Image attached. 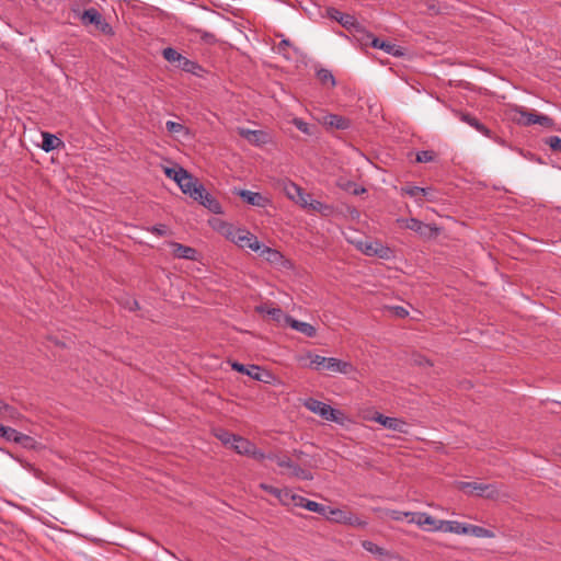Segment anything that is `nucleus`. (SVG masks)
Here are the masks:
<instances>
[{
  "label": "nucleus",
  "mask_w": 561,
  "mask_h": 561,
  "mask_svg": "<svg viewBox=\"0 0 561 561\" xmlns=\"http://www.w3.org/2000/svg\"><path fill=\"white\" fill-rule=\"evenodd\" d=\"M435 530L466 535L467 524L457 520H439V525L435 526Z\"/></svg>",
  "instance_id": "4be33fe9"
},
{
  "label": "nucleus",
  "mask_w": 561,
  "mask_h": 561,
  "mask_svg": "<svg viewBox=\"0 0 561 561\" xmlns=\"http://www.w3.org/2000/svg\"><path fill=\"white\" fill-rule=\"evenodd\" d=\"M323 516L330 520L341 523V524H347V525H355L356 520H357V518L353 514L347 513L340 508H332L329 506H328L327 514Z\"/></svg>",
  "instance_id": "ddd939ff"
},
{
  "label": "nucleus",
  "mask_w": 561,
  "mask_h": 561,
  "mask_svg": "<svg viewBox=\"0 0 561 561\" xmlns=\"http://www.w3.org/2000/svg\"><path fill=\"white\" fill-rule=\"evenodd\" d=\"M267 317L276 323H285V318L289 316L285 314L280 308L273 306L271 310H267Z\"/></svg>",
  "instance_id": "37998d69"
},
{
  "label": "nucleus",
  "mask_w": 561,
  "mask_h": 561,
  "mask_svg": "<svg viewBox=\"0 0 561 561\" xmlns=\"http://www.w3.org/2000/svg\"><path fill=\"white\" fill-rule=\"evenodd\" d=\"M466 535H470L477 538H493L494 533L481 526L467 524Z\"/></svg>",
  "instance_id": "72a5a7b5"
},
{
  "label": "nucleus",
  "mask_w": 561,
  "mask_h": 561,
  "mask_svg": "<svg viewBox=\"0 0 561 561\" xmlns=\"http://www.w3.org/2000/svg\"><path fill=\"white\" fill-rule=\"evenodd\" d=\"M409 523L416 524L419 526H430L432 529H435V526L439 525V520L435 519L427 513H414L412 518L409 519Z\"/></svg>",
  "instance_id": "c85d7f7f"
},
{
  "label": "nucleus",
  "mask_w": 561,
  "mask_h": 561,
  "mask_svg": "<svg viewBox=\"0 0 561 561\" xmlns=\"http://www.w3.org/2000/svg\"><path fill=\"white\" fill-rule=\"evenodd\" d=\"M357 248L366 255H376L380 259H388L390 256V249L383 247L379 242L358 241Z\"/></svg>",
  "instance_id": "9b49d317"
},
{
  "label": "nucleus",
  "mask_w": 561,
  "mask_h": 561,
  "mask_svg": "<svg viewBox=\"0 0 561 561\" xmlns=\"http://www.w3.org/2000/svg\"><path fill=\"white\" fill-rule=\"evenodd\" d=\"M285 324L308 337H313L317 334V330L312 324L296 320L291 316L285 318Z\"/></svg>",
  "instance_id": "f3484780"
},
{
  "label": "nucleus",
  "mask_w": 561,
  "mask_h": 561,
  "mask_svg": "<svg viewBox=\"0 0 561 561\" xmlns=\"http://www.w3.org/2000/svg\"><path fill=\"white\" fill-rule=\"evenodd\" d=\"M261 486L266 490L268 493L275 496V491H280V489L274 488L272 485L261 484Z\"/></svg>",
  "instance_id": "0e129e2a"
},
{
  "label": "nucleus",
  "mask_w": 561,
  "mask_h": 561,
  "mask_svg": "<svg viewBox=\"0 0 561 561\" xmlns=\"http://www.w3.org/2000/svg\"><path fill=\"white\" fill-rule=\"evenodd\" d=\"M253 457L254 459H257V460H262L264 459V454L256 450L254 447H251L249 444H248V457Z\"/></svg>",
  "instance_id": "13d9d810"
},
{
  "label": "nucleus",
  "mask_w": 561,
  "mask_h": 561,
  "mask_svg": "<svg viewBox=\"0 0 561 561\" xmlns=\"http://www.w3.org/2000/svg\"><path fill=\"white\" fill-rule=\"evenodd\" d=\"M165 128L170 134H180L186 129L182 124L173 121H168L165 123Z\"/></svg>",
  "instance_id": "09e8293b"
},
{
  "label": "nucleus",
  "mask_w": 561,
  "mask_h": 561,
  "mask_svg": "<svg viewBox=\"0 0 561 561\" xmlns=\"http://www.w3.org/2000/svg\"><path fill=\"white\" fill-rule=\"evenodd\" d=\"M215 436L227 447L232 448L238 454H245V439L242 436L234 435L224 428L215 431Z\"/></svg>",
  "instance_id": "1a4fd4ad"
},
{
  "label": "nucleus",
  "mask_w": 561,
  "mask_h": 561,
  "mask_svg": "<svg viewBox=\"0 0 561 561\" xmlns=\"http://www.w3.org/2000/svg\"><path fill=\"white\" fill-rule=\"evenodd\" d=\"M273 304H262L254 308V310L261 314L263 318L267 317V310H271L273 308Z\"/></svg>",
  "instance_id": "4d7b16f0"
},
{
  "label": "nucleus",
  "mask_w": 561,
  "mask_h": 561,
  "mask_svg": "<svg viewBox=\"0 0 561 561\" xmlns=\"http://www.w3.org/2000/svg\"><path fill=\"white\" fill-rule=\"evenodd\" d=\"M176 184L184 194L190 195L193 199L195 196L201 197L203 192V184L198 183V180L190 174L185 169L179 168Z\"/></svg>",
  "instance_id": "0eeeda50"
},
{
  "label": "nucleus",
  "mask_w": 561,
  "mask_h": 561,
  "mask_svg": "<svg viewBox=\"0 0 561 561\" xmlns=\"http://www.w3.org/2000/svg\"><path fill=\"white\" fill-rule=\"evenodd\" d=\"M149 231H151L158 237H163L168 234V227L165 225L159 224L149 228Z\"/></svg>",
  "instance_id": "864d4df0"
},
{
  "label": "nucleus",
  "mask_w": 561,
  "mask_h": 561,
  "mask_svg": "<svg viewBox=\"0 0 561 561\" xmlns=\"http://www.w3.org/2000/svg\"><path fill=\"white\" fill-rule=\"evenodd\" d=\"M401 195H409L414 198L417 205H423L422 193H426L424 187L415 186V185H407L400 188Z\"/></svg>",
  "instance_id": "473e14b6"
},
{
  "label": "nucleus",
  "mask_w": 561,
  "mask_h": 561,
  "mask_svg": "<svg viewBox=\"0 0 561 561\" xmlns=\"http://www.w3.org/2000/svg\"><path fill=\"white\" fill-rule=\"evenodd\" d=\"M515 112L519 115L517 123L520 125L531 126L538 124L546 128H552L554 125L551 117L537 112H528L525 107H516Z\"/></svg>",
  "instance_id": "6e6552de"
},
{
  "label": "nucleus",
  "mask_w": 561,
  "mask_h": 561,
  "mask_svg": "<svg viewBox=\"0 0 561 561\" xmlns=\"http://www.w3.org/2000/svg\"><path fill=\"white\" fill-rule=\"evenodd\" d=\"M162 56L164 57V59L171 64H179V61H181V58H182V54H180L176 49L172 48V47H167L163 49L162 51Z\"/></svg>",
  "instance_id": "79ce46f5"
},
{
  "label": "nucleus",
  "mask_w": 561,
  "mask_h": 561,
  "mask_svg": "<svg viewBox=\"0 0 561 561\" xmlns=\"http://www.w3.org/2000/svg\"><path fill=\"white\" fill-rule=\"evenodd\" d=\"M43 142H42V149L46 152L53 151L55 149H58L60 147H64V141L58 138L57 136L49 134V133H43Z\"/></svg>",
  "instance_id": "7c9ffc66"
},
{
  "label": "nucleus",
  "mask_w": 561,
  "mask_h": 561,
  "mask_svg": "<svg viewBox=\"0 0 561 561\" xmlns=\"http://www.w3.org/2000/svg\"><path fill=\"white\" fill-rule=\"evenodd\" d=\"M398 222L416 232L423 239H434L440 233V228L436 225L425 224L416 218L398 219Z\"/></svg>",
  "instance_id": "423d86ee"
},
{
  "label": "nucleus",
  "mask_w": 561,
  "mask_h": 561,
  "mask_svg": "<svg viewBox=\"0 0 561 561\" xmlns=\"http://www.w3.org/2000/svg\"><path fill=\"white\" fill-rule=\"evenodd\" d=\"M412 360L415 365H419V366H432V362L426 358L425 356L421 355V354H414L412 356Z\"/></svg>",
  "instance_id": "5fc2aeb1"
},
{
  "label": "nucleus",
  "mask_w": 561,
  "mask_h": 561,
  "mask_svg": "<svg viewBox=\"0 0 561 561\" xmlns=\"http://www.w3.org/2000/svg\"><path fill=\"white\" fill-rule=\"evenodd\" d=\"M275 497L285 506H294L296 505L298 494L294 493L289 489H280V491H275Z\"/></svg>",
  "instance_id": "2f4dec72"
},
{
  "label": "nucleus",
  "mask_w": 561,
  "mask_h": 561,
  "mask_svg": "<svg viewBox=\"0 0 561 561\" xmlns=\"http://www.w3.org/2000/svg\"><path fill=\"white\" fill-rule=\"evenodd\" d=\"M295 507H302L310 512L318 513L320 515H325L327 511H328V506L320 504L318 502L308 500L299 494H298Z\"/></svg>",
  "instance_id": "b1692460"
},
{
  "label": "nucleus",
  "mask_w": 561,
  "mask_h": 561,
  "mask_svg": "<svg viewBox=\"0 0 561 561\" xmlns=\"http://www.w3.org/2000/svg\"><path fill=\"white\" fill-rule=\"evenodd\" d=\"M293 48V45L291 43L286 39V38H283L278 45L275 47V51L278 53V54H282L286 59H290V54H289V50Z\"/></svg>",
  "instance_id": "c03bdc74"
},
{
  "label": "nucleus",
  "mask_w": 561,
  "mask_h": 561,
  "mask_svg": "<svg viewBox=\"0 0 561 561\" xmlns=\"http://www.w3.org/2000/svg\"><path fill=\"white\" fill-rule=\"evenodd\" d=\"M194 201L199 202L204 207L209 209L214 214H220L221 213V205L220 203L211 196L203 186V192H201V197L195 196Z\"/></svg>",
  "instance_id": "aec40b11"
},
{
  "label": "nucleus",
  "mask_w": 561,
  "mask_h": 561,
  "mask_svg": "<svg viewBox=\"0 0 561 561\" xmlns=\"http://www.w3.org/2000/svg\"><path fill=\"white\" fill-rule=\"evenodd\" d=\"M293 125L296 126L301 133L306 135H312L311 126L302 121L301 118L295 117L291 121Z\"/></svg>",
  "instance_id": "de8ad7c7"
},
{
  "label": "nucleus",
  "mask_w": 561,
  "mask_h": 561,
  "mask_svg": "<svg viewBox=\"0 0 561 561\" xmlns=\"http://www.w3.org/2000/svg\"><path fill=\"white\" fill-rule=\"evenodd\" d=\"M273 459L280 469L279 473L282 476L305 481L313 479V473L309 468L301 466L288 456H275Z\"/></svg>",
  "instance_id": "f257e3e1"
},
{
  "label": "nucleus",
  "mask_w": 561,
  "mask_h": 561,
  "mask_svg": "<svg viewBox=\"0 0 561 561\" xmlns=\"http://www.w3.org/2000/svg\"><path fill=\"white\" fill-rule=\"evenodd\" d=\"M19 431L12 428L10 426H1L0 427V437L4 438L7 442H15Z\"/></svg>",
  "instance_id": "a18cd8bd"
},
{
  "label": "nucleus",
  "mask_w": 561,
  "mask_h": 561,
  "mask_svg": "<svg viewBox=\"0 0 561 561\" xmlns=\"http://www.w3.org/2000/svg\"><path fill=\"white\" fill-rule=\"evenodd\" d=\"M353 369V366L348 362L335 357H327L323 370L330 373L348 374Z\"/></svg>",
  "instance_id": "dca6fc26"
},
{
  "label": "nucleus",
  "mask_w": 561,
  "mask_h": 561,
  "mask_svg": "<svg viewBox=\"0 0 561 561\" xmlns=\"http://www.w3.org/2000/svg\"><path fill=\"white\" fill-rule=\"evenodd\" d=\"M238 131H239V134H240V136H241V137H245V128H243V127H239V128H238Z\"/></svg>",
  "instance_id": "338daca9"
},
{
  "label": "nucleus",
  "mask_w": 561,
  "mask_h": 561,
  "mask_svg": "<svg viewBox=\"0 0 561 561\" xmlns=\"http://www.w3.org/2000/svg\"><path fill=\"white\" fill-rule=\"evenodd\" d=\"M2 413L4 420L9 422H18L23 419V415L19 412V410L8 403L5 404Z\"/></svg>",
  "instance_id": "58836bf2"
},
{
  "label": "nucleus",
  "mask_w": 561,
  "mask_h": 561,
  "mask_svg": "<svg viewBox=\"0 0 561 561\" xmlns=\"http://www.w3.org/2000/svg\"><path fill=\"white\" fill-rule=\"evenodd\" d=\"M173 247V255L178 259H185L191 261H196L198 257V252L196 249L192 247H187L178 242H172Z\"/></svg>",
  "instance_id": "412c9836"
},
{
  "label": "nucleus",
  "mask_w": 561,
  "mask_h": 561,
  "mask_svg": "<svg viewBox=\"0 0 561 561\" xmlns=\"http://www.w3.org/2000/svg\"><path fill=\"white\" fill-rule=\"evenodd\" d=\"M304 407L312 413L320 415L325 421L335 422L341 425L345 422V415L343 412L335 410L331 405L317 399L307 398L304 401Z\"/></svg>",
  "instance_id": "f03ea898"
},
{
  "label": "nucleus",
  "mask_w": 561,
  "mask_h": 561,
  "mask_svg": "<svg viewBox=\"0 0 561 561\" xmlns=\"http://www.w3.org/2000/svg\"><path fill=\"white\" fill-rule=\"evenodd\" d=\"M238 195H239L241 198L245 199V196H247L245 188L239 190Z\"/></svg>",
  "instance_id": "69168bd1"
},
{
  "label": "nucleus",
  "mask_w": 561,
  "mask_h": 561,
  "mask_svg": "<svg viewBox=\"0 0 561 561\" xmlns=\"http://www.w3.org/2000/svg\"><path fill=\"white\" fill-rule=\"evenodd\" d=\"M317 78L323 85H329L333 88L336 84L334 76L328 69L321 68L320 70H318Z\"/></svg>",
  "instance_id": "4c0bfd02"
},
{
  "label": "nucleus",
  "mask_w": 561,
  "mask_h": 561,
  "mask_svg": "<svg viewBox=\"0 0 561 561\" xmlns=\"http://www.w3.org/2000/svg\"><path fill=\"white\" fill-rule=\"evenodd\" d=\"M248 249L254 251L257 256L264 261L266 257L265 253L268 252L272 248L259 241L254 234L248 232Z\"/></svg>",
  "instance_id": "393cba45"
},
{
  "label": "nucleus",
  "mask_w": 561,
  "mask_h": 561,
  "mask_svg": "<svg viewBox=\"0 0 561 561\" xmlns=\"http://www.w3.org/2000/svg\"><path fill=\"white\" fill-rule=\"evenodd\" d=\"M368 37L371 39L370 45L374 48L382 49L392 56H401L402 55V51L399 46L391 44L389 42L381 41L377 37H374L373 35H369Z\"/></svg>",
  "instance_id": "bb28decb"
},
{
  "label": "nucleus",
  "mask_w": 561,
  "mask_h": 561,
  "mask_svg": "<svg viewBox=\"0 0 561 561\" xmlns=\"http://www.w3.org/2000/svg\"><path fill=\"white\" fill-rule=\"evenodd\" d=\"M424 191L426 193H422L423 202L424 201L435 202L437 199L436 192H435L434 188H432V187H424Z\"/></svg>",
  "instance_id": "6e6d98bb"
},
{
  "label": "nucleus",
  "mask_w": 561,
  "mask_h": 561,
  "mask_svg": "<svg viewBox=\"0 0 561 561\" xmlns=\"http://www.w3.org/2000/svg\"><path fill=\"white\" fill-rule=\"evenodd\" d=\"M248 142L252 144L256 147H263L267 144L273 142V135L268 130L257 129L251 130L248 129Z\"/></svg>",
  "instance_id": "4468645a"
},
{
  "label": "nucleus",
  "mask_w": 561,
  "mask_h": 561,
  "mask_svg": "<svg viewBox=\"0 0 561 561\" xmlns=\"http://www.w3.org/2000/svg\"><path fill=\"white\" fill-rule=\"evenodd\" d=\"M546 144L553 150V151H561V138L557 136H551L546 140Z\"/></svg>",
  "instance_id": "603ef678"
},
{
  "label": "nucleus",
  "mask_w": 561,
  "mask_h": 561,
  "mask_svg": "<svg viewBox=\"0 0 561 561\" xmlns=\"http://www.w3.org/2000/svg\"><path fill=\"white\" fill-rule=\"evenodd\" d=\"M414 513L412 512H402V511H397V510H388L385 515L386 517H388L389 519H392V520H403L404 518H408V520L410 518H412V515Z\"/></svg>",
  "instance_id": "a19ab883"
},
{
  "label": "nucleus",
  "mask_w": 561,
  "mask_h": 561,
  "mask_svg": "<svg viewBox=\"0 0 561 561\" xmlns=\"http://www.w3.org/2000/svg\"><path fill=\"white\" fill-rule=\"evenodd\" d=\"M436 158V153L433 150H422L416 153V162L426 163L432 162Z\"/></svg>",
  "instance_id": "49530a36"
},
{
  "label": "nucleus",
  "mask_w": 561,
  "mask_h": 561,
  "mask_svg": "<svg viewBox=\"0 0 561 561\" xmlns=\"http://www.w3.org/2000/svg\"><path fill=\"white\" fill-rule=\"evenodd\" d=\"M265 262L270 263L272 266L277 268H290L291 263L289 260H287L278 250L271 249L268 252L265 253Z\"/></svg>",
  "instance_id": "a211bd4d"
},
{
  "label": "nucleus",
  "mask_w": 561,
  "mask_h": 561,
  "mask_svg": "<svg viewBox=\"0 0 561 561\" xmlns=\"http://www.w3.org/2000/svg\"><path fill=\"white\" fill-rule=\"evenodd\" d=\"M298 360L304 367H308L314 370H323L327 357L309 352L306 356H300Z\"/></svg>",
  "instance_id": "6ab92c4d"
},
{
  "label": "nucleus",
  "mask_w": 561,
  "mask_h": 561,
  "mask_svg": "<svg viewBox=\"0 0 561 561\" xmlns=\"http://www.w3.org/2000/svg\"><path fill=\"white\" fill-rule=\"evenodd\" d=\"M308 210L319 213L322 216H330L333 214L332 206L321 203L320 201H317V199L310 201Z\"/></svg>",
  "instance_id": "c9c22d12"
},
{
  "label": "nucleus",
  "mask_w": 561,
  "mask_h": 561,
  "mask_svg": "<svg viewBox=\"0 0 561 561\" xmlns=\"http://www.w3.org/2000/svg\"><path fill=\"white\" fill-rule=\"evenodd\" d=\"M178 67L185 72L195 75L197 77H203V72L205 71L201 65L196 61L182 56L181 61H179Z\"/></svg>",
  "instance_id": "cd10ccee"
},
{
  "label": "nucleus",
  "mask_w": 561,
  "mask_h": 561,
  "mask_svg": "<svg viewBox=\"0 0 561 561\" xmlns=\"http://www.w3.org/2000/svg\"><path fill=\"white\" fill-rule=\"evenodd\" d=\"M322 123L325 126L341 130L347 129L351 126V121L348 118L336 114H328L323 116Z\"/></svg>",
  "instance_id": "5701e85b"
},
{
  "label": "nucleus",
  "mask_w": 561,
  "mask_h": 561,
  "mask_svg": "<svg viewBox=\"0 0 561 561\" xmlns=\"http://www.w3.org/2000/svg\"><path fill=\"white\" fill-rule=\"evenodd\" d=\"M456 488L467 495H477L485 499H497L500 491L495 484L457 481Z\"/></svg>",
  "instance_id": "20e7f679"
},
{
  "label": "nucleus",
  "mask_w": 561,
  "mask_h": 561,
  "mask_svg": "<svg viewBox=\"0 0 561 561\" xmlns=\"http://www.w3.org/2000/svg\"><path fill=\"white\" fill-rule=\"evenodd\" d=\"M209 226L220 234H222L226 239L232 241L240 248L244 247L245 242V232L240 228H236L232 224L224 221L220 218L213 217L208 220Z\"/></svg>",
  "instance_id": "7ed1b4c3"
},
{
  "label": "nucleus",
  "mask_w": 561,
  "mask_h": 561,
  "mask_svg": "<svg viewBox=\"0 0 561 561\" xmlns=\"http://www.w3.org/2000/svg\"><path fill=\"white\" fill-rule=\"evenodd\" d=\"M5 402L0 399V414H2L3 409L5 408Z\"/></svg>",
  "instance_id": "774afa93"
},
{
  "label": "nucleus",
  "mask_w": 561,
  "mask_h": 561,
  "mask_svg": "<svg viewBox=\"0 0 561 561\" xmlns=\"http://www.w3.org/2000/svg\"><path fill=\"white\" fill-rule=\"evenodd\" d=\"M195 32L199 35L201 39L207 44H214L217 41L216 36L213 33L202 30H196Z\"/></svg>",
  "instance_id": "3c124183"
},
{
  "label": "nucleus",
  "mask_w": 561,
  "mask_h": 561,
  "mask_svg": "<svg viewBox=\"0 0 561 561\" xmlns=\"http://www.w3.org/2000/svg\"><path fill=\"white\" fill-rule=\"evenodd\" d=\"M460 119L462 122L469 124L470 126L476 128L478 131L482 133L483 135H485V136L490 135L489 128H486L483 124H481L479 122V119H477L474 116H472L470 114H467V113H461L460 114Z\"/></svg>",
  "instance_id": "f704fd0d"
},
{
  "label": "nucleus",
  "mask_w": 561,
  "mask_h": 561,
  "mask_svg": "<svg viewBox=\"0 0 561 561\" xmlns=\"http://www.w3.org/2000/svg\"><path fill=\"white\" fill-rule=\"evenodd\" d=\"M392 311L396 316L400 318H405L409 314L408 310L400 306L392 307Z\"/></svg>",
  "instance_id": "052dcab7"
},
{
  "label": "nucleus",
  "mask_w": 561,
  "mask_h": 561,
  "mask_svg": "<svg viewBox=\"0 0 561 561\" xmlns=\"http://www.w3.org/2000/svg\"><path fill=\"white\" fill-rule=\"evenodd\" d=\"M165 175L172 180H174L176 182V179H178V172H179V168L178 169H174V168H167L165 169Z\"/></svg>",
  "instance_id": "680f3d73"
},
{
  "label": "nucleus",
  "mask_w": 561,
  "mask_h": 561,
  "mask_svg": "<svg viewBox=\"0 0 561 561\" xmlns=\"http://www.w3.org/2000/svg\"><path fill=\"white\" fill-rule=\"evenodd\" d=\"M232 368L241 374H245V364L236 362L232 364Z\"/></svg>",
  "instance_id": "e2e57ef3"
},
{
  "label": "nucleus",
  "mask_w": 561,
  "mask_h": 561,
  "mask_svg": "<svg viewBox=\"0 0 561 561\" xmlns=\"http://www.w3.org/2000/svg\"><path fill=\"white\" fill-rule=\"evenodd\" d=\"M373 420L376 421L377 423L381 424L382 426H385L388 430H392V431L399 432V433L408 432L407 431V422L401 419L385 416L381 413H376L375 416L373 417Z\"/></svg>",
  "instance_id": "f8f14e48"
},
{
  "label": "nucleus",
  "mask_w": 561,
  "mask_h": 561,
  "mask_svg": "<svg viewBox=\"0 0 561 561\" xmlns=\"http://www.w3.org/2000/svg\"><path fill=\"white\" fill-rule=\"evenodd\" d=\"M14 443L20 444L22 447L26 449H35L37 445V442L33 437L21 432L18 433Z\"/></svg>",
  "instance_id": "ea45409f"
},
{
  "label": "nucleus",
  "mask_w": 561,
  "mask_h": 561,
  "mask_svg": "<svg viewBox=\"0 0 561 561\" xmlns=\"http://www.w3.org/2000/svg\"><path fill=\"white\" fill-rule=\"evenodd\" d=\"M424 4L426 7V11L431 14H438L440 12L439 7L433 1H426Z\"/></svg>",
  "instance_id": "bf43d9fd"
},
{
  "label": "nucleus",
  "mask_w": 561,
  "mask_h": 561,
  "mask_svg": "<svg viewBox=\"0 0 561 561\" xmlns=\"http://www.w3.org/2000/svg\"><path fill=\"white\" fill-rule=\"evenodd\" d=\"M77 15L83 26H94V28L104 35H112L113 28L105 21L104 16L95 8L85 9L82 12H77Z\"/></svg>",
  "instance_id": "39448f33"
},
{
  "label": "nucleus",
  "mask_w": 561,
  "mask_h": 561,
  "mask_svg": "<svg viewBox=\"0 0 561 561\" xmlns=\"http://www.w3.org/2000/svg\"><path fill=\"white\" fill-rule=\"evenodd\" d=\"M248 377L264 383H273L276 380L270 370L256 365H248Z\"/></svg>",
  "instance_id": "2eb2a0df"
},
{
  "label": "nucleus",
  "mask_w": 561,
  "mask_h": 561,
  "mask_svg": "<svg viewBox=\"0 0 561 561\" xmlns=\"http://www.w3.org/2000/svg\"><path fill=\"white\" fill-rule=\"evenodd\" d=\"M327 14L330 19L337 21L344 27H351L355 24V18L353 15L342 13L335 8H329Z\"/></svg>",
  "instance_id": "a878e982"
},
{
  "label": "nucleus",
  "mask_w": 561,
  "mask_h": 561,
  "mask_svg": "<svg viewBox=\"0 0 561 561\" xmlns=\"http://www.w3.org/2000/svg\"><path fill=\"white\" fill-rule=\"evenodd\" d=\"M248 205L266 208L272 205V201L268 195L248 191Z\"/></svg>",
  "instance_id": "c756f323"
},
{
  "label": "nucleus",
  "mask_w": 561,
  "mask_h": 561,
  "mask_svg": "<svg viewBox=\"0 0 561 561\" xmlns=\"http://www.w3.org/2000/svg\"><path fill=\"white\" fill-rule=\"evenodd\" d=\"M284 193L286 196L301 206L302 208L308 209L310 201L312 197L309 193L305 192L299 185L294 182H287L284 184Z\"/></svg>",
  "instance_id": "9d476101"
},
{
  "label": "nucleus",
  "mask_w": 561,
  "mask_h": 561,
  "mask_svg": "<svg viewBox=\"0 0 561 561\" xmlns=\"http://www.w3.org/2000/svg\"><path fill=\"white\" fill-rule=\"evenodd\" d=\"M362 547L369 553L371 554H375L379 558H383V557H387L388 556V552L386 549H383L382 547H379L378 545H376L375 542L370 541V540H364L362 542Z\"/></svg>",
  "instance_id": "e433bc0d"
},
{
  "label": "nucleus",
  "mask_w": 561,
  "mask_h": 561,
  "mask_svg": "<svg viewBox=\"0 0 561 561\" xmlns=\"http://www.w3.org/2000/svg\"><path fill=\"white\" fill-rule=\"evenodd\" d=\"M121 304L125 309H128L129 311H135V310L139 309L138 301L130 297L125 298L124 300H122Z\"/></svg>",
  "instance_id": "8fccbe9b"
}]
</instances>
